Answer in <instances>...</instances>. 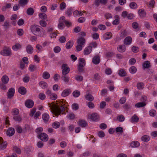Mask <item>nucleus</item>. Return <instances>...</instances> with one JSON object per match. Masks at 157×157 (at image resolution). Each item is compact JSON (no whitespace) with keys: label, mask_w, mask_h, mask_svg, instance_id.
I'll return each mask as SVG.
<instances>
[{"label":"nucleus","mask_w":157,"mask_h":157,"mask_svg":"<svg viewBox=\"0 0 157 157\" xmlns=\"http://www.w3.org/2000/svg\"><path fill=\"white\" fill-rule=\"evenodd\" d=\"M21 45L19 43H16L12 47V49L15 51H17V50L21 48Z\"/></svg>","instance_id":"29"},{"label":"nucleus","mask_w":157,"mask_h":157,"mask_svg":"<svg viewBox=\"0 0 157 157\" xmlns=\"http://www.w3.org/2000/svg\"><path fill=\"white\" fill-rule=\"evenodd\" d=\"M15 133V130L13 128H9L7 131L6 134L8 136H12Z\"/></svg>","instance_id":"23"},{"label":"nucleus","mask_w":157,"mask_h":157,"mask_svg":"<svg viewBox=\"0 0 157 157\" xmlns=\"http://www.w3.org/2000/svg\"><path fill=\"white\" fill-rule=\"evenodd\" d=\"M26 50L28 53L32 54L33 52V48L30 45H28L26 47Z\"/></svg>","instance_id":"15"},{"label":"nucleus","mask_w":157,"mask_h":157,"mask_svg":"<svg viewBox=\"0 0 157 157\" xmlns=\"http://www.w3.org/2000/svg\"><path fill=\"white\" fill-rule=\"evenodd\" d=\"M119 75L121 77H124L126 75L127 73L124 69H121L118 71Z\"/></svg>","instance_id":"25"},{"label":"nucleus","mask_w":157,"mask_h":157,"mask_svg":"<svg viewBox=\"0 0 157 157\" xmlns=\"http://www.w3.org/2000/svg\"><path fill=\"white\" fill-rule=\"evenodd\" d=\"M72 107L73 109L77 110L78 109V105L77 103H74L72 105Z\"/></svg>","instance_id":"63"},{"label":"nucleus","mask_w":157,"mask_h":157,"mask_svg":"<svg viewBox=\"0 0 157 157\" xmlns=\"http://www.w3.org/2000/svg\"><path fill=\"white\" fill-rule=\"evenodd\" d=\"M73 95L75 97H77L80 95V92L78 90L74 91L73 93Z\"/></svg>","instance_id":"53"},{"label":"nucleus","mask_w":157,"mask_h":157,"mask_svg":"<svg viewBox=\"0 0 157 157\" xmlns=\"http://www.w3.org/2000/svg\"><path fill=\"white\" fill-rule=\"evenodd\" d=\"M76 80L79 81H81L83 80V77L82 76L77 75L75 77Z\"/></svg>","instance_id":"62"},{"label":"nucleus","mask_w":157,"mask_h":157,"mask_svg":"<svg viewBox=\"0 0 157 157\" xmlns=\"http://www.w3.org/2000/svg\"><path fill=\"white\" fill-rule=\"evenodd\" d=\"M155 1L154 0H151L150 1L149 3L147 4V6L149 7L153 8L155 6Z\"/></svg>","instance_id":"41"},{"label":"nucleus","mask_w":157,"mask_h":157,"mask_svg":"<svg viewBox=\"0 0 157 157\" xmlns=\"http://www.w3.org/2000/svg\"><path fill=\"white\" fill-rule=\"evenodd\" d=\"M50 99L52 100H55L57 98V94L55 93H52L49 95Z\"/></svg>","instance_id":"44"},{"label":"nucleus","mask_w":157,"mask_h":157,"mask_svg":"<svg viewBox=\"0 0 157 157\" xmlns=\"http://www.w3.org/2000/svg\"><path fill=\"white\" fill-rule=\"evenodd\" d=\"M118 51L120 52H124L126 50V47L124 45H120L117 47Z\"/></svg>","instance_id":"18"},{"label":"nucleus","mask_w":157,"mask_h":157,"mask_svg":"<svg viewBox=\"0 0 157 157\" xmlns=\"http://www.w3.org/2000/svg\"><path fill=\"white\" fill-rule=\"evenodd\" d=\"M1 54L4 56H10L11 55V50L8 47H5L1 51Z\"/></svg>","instance_id":"2"},{"label":"nucleus","mask_w":157,"mask_h":157,"mask_svg":"<svg viewBox=\"0 0 157 157\" xmlns=\"http://www.w3.org/2000/svg\"><path fill=\"white\" fill-rule=\"evenodd\" d=\"M137 71L136 68L134 66H132L130 67L129 71L132 74L135 73Z\"/></svg>","instance_id":"46"},{"label":"nucleus","mask_w":157,"mask_h":157,"mask_svg":"<svg viewBox=\"0 0 157 157\" xmlns=\"http://www.w3.org/2000/svg\"><path fill=\"white\" fill-rule=\"evenodd\" d=\"M88 117L93 121H96L99 119V117L97 113H94L91 114L89 115Z\"/></svg>","instance_id":"6"},{"label":"nucleus","mask_w":157,"mask_h":157,"mask_svg":"<svg viewBox=\"0 0 157 157\" xmlns=\"http://www.w3.org/2000/svg\"><path fill=\"white\" fill-rule=\"evenodd\" d=\"M40 25L43 27H45L47 25V23L43 20H41L40 21Z\"/></svg>","instance_id":"58"},{"label":"nucleus","mask_w":157,"mask_h":157,"mask_svg":"<svg viewBox=\"0 0 157 157\" xmlns=\"http://www.w3.org/2000/svg\"><path fill=\"white\" fill-rule=\"evenodd\" d=\"M39 85L42 88H46L47 86V83L41 81L39 83Z\"/></svg>","instance_id":"43"},{"label":"nucleus","mask_w":157,"mask_h":157,"mask_svg":"<svg viewBox=\"0 0 157 157\" xmlns=\"http://www.w3.org/2000/svg\"><path fill=\"white\" fill-rule=\"evenodd\" d=\"M34 102L31 100H27L25 102V105L28 108H31L33 105Z\"/></svg>","instance_id":"12"},{"label":"nucleus","mask_w":157,"mask_h":157,"mask_svg":"<svg viewBox=\"0 0 157 157\" xmlns=\"http://www.w3.org/2000/svg\"><path fill=\"white\" fill-rule=\"evenodd\" d=\"M129 6L132 9H136L137 8V4L135 2H131L129 5Z\"/></svg>","instance_id":"48"},{"label":"nucleus","mask_w":157,"mask_h":157,"mask_svg":"<svg viewBox=\"0 0 157 157\" xmlns=\"http://www.w3.org/2000/svg\"><path fill=\"white\" fill-rule=\"evenodd\" d=\"M71 93V91L70 89H67L63 91L61 95L63 97H65L69 95Z\"/></svg>","instance_id":"11"},{"label":"nucleus","mask_w":157,"mask_h":157,"mask_svg":"<svg viewBox=\"0 0 157 157\" xmlns=\"http://www.w3.org/2000/svg\"><path fill=\"white\" fill-rule=\"evenodd\" d=\"M38 137L43 141H46L48 139L47 135L44 133H42L38 135Z\"/></svg>","instance_id":"5"},{"label":"nucleus","mask_w":157,"mask_h":157,"mask_svg":"<svg viewBox=\"0 0 157 157\" xmlns=\"http://www.w3.org/2000/svg\"><path fill=\"white\" fill-rule=\"evenodd\" d=\"M73 42L69 41L66 44V47L67 49H70L71 48L73 45Z\"/></svg>","instance_id":"36"},{"label":"nucleus","mask_w":157,"mask_h":157,"mask_svg":"<svg viewBox=\"0 0 157 157\" xmlns=\"http://www.w3.org/2000/svg\"><path fill=\"white\" fill-rule=\"evenodd\" d=\"M40 26L37 25H33L31 27L32 32L35 35L40 30Z\"/></svg>","instance_id":"4"},{"label":"nucleus","mask_w":157,"mask_h":157,"mask_svg":"<svg viewBox=\"0 0 157 157\" xmlns=\"http://www.w3.org/2000/svg\"><path fill=\"white\" fill-rule=\"evenodd\" d=\"M13 119L15 121L20 122L21 121L22 118L20 116H14L13 117Z\"/></svg>","instance_id":"52"},{"label":"nucleus","mask_w":157,"mask_h":157,"mask_svg":"<svg viewBox=\"0 0 157 157\" xmlns=\"http://www.w3.org/2000/svg\"><path fill=\"white\" fill-rule=\"evenodd\" d=\"M138 13L139 16L141 18L145 17L146 15V12L143 9H140L138 10Z\"/></svg>","instance_id":"13"},{"label":"nucleus","mask_w":157,"mask_h":157,"mask_svg":"<svg viewBox=\"0 0 157 157\" xmlns=\"http://www.w3.org/2000/svg\"><path fill=\"white\" fill-rule=\"evenodd\" d=\"M15 93V90L13 88H10L8 92V98H11L13 96Z\"/></svg>","instance_id":"8"},{"label":"nucleus","mask_w":157,"mask_h":157,"mask_svg":"<svg viewBox=\"0 0 157 157\" xmlns=\"http://www.w3.org/2000/svg\"><path fill=\"white\" fill-rule=\"evenodd\" d=\"M144 84L143 82H138L136 85L137 88L139 90H143L144 87Z\"/></svg>","instance_id":"26"},{"label":"nucleus","mask_w":157,"mask_h":157,"mask_svg":"<svg viewBox=\"0 0 157 157\" xmlns=\"http://www.w3.org/2000/svg\"><path fill=\"white\" fill-rule=\"evenodd\" d=\"M142 66L143 68L144 69L149 68L150 66V62L148 61L144 62Z\"/></svg>","instance_id":"32"},{"label":"nucleus","mask_w":157,"mask_h":157,"mask_svg":"<svg viewBox=\"0 0 157 157\" xmlns=\"http://www.w3.org/2000/svg\"><path fill=\"white\" fill-rule=\"evenodd\" d=\"M112 33L110 32H108L105 33L103 35V38L105 40L110 39L112 36Z\"/></svg>","instance_id":"21"},{"label":"nucleus","mask_w":157,"mask_h":157,"mask_svg":"<svg viewBox=\"0 0 157 157\" xmlns=\"http://www.w3.org/2000/svg\"><path fill=\"white\" fill-rule=\"evenodd\" d=\"M45 30L43 29H40V30L35 35L39 36L44 37L45 35Z\"/></svg>","instance_id":"17"},{"label":"nucleus","mask_w":157,"mask_h":157,"mask_svg":"<svg viewBox=\"0 0 157 157\" xmlns=\"http://www.w3.org/2000/svg\"><path fill=\"white\" fill-rule=\"evenodd\" d=\"M92 51V48L90 46L86 47L84 50L83 54L86 56L90 54Z\"/></svg>","instance_id":"9"},{"label":"nucleus","mask_w":157,"mask_h":157,"mask_svg":"<svg viewBox=\"0 0 157 157\" xmlns=\"http://www.w3.org/2000/svg\"><path fill=\"white\" fill-rule=\"evenodd\" d=\"M136 62V59L132 58L129 61V64L131 65L134 64Z\"/></svg>","instance_id":"60"},{"label":"nucleus","mask_w":157,"mask_h":157,"mask_svg":"<svg viewBox=\"0 0 157 157\" xmlns=\"http://www.w3.org/2000/svg\"><path fill=\"white\" fill-rule=\"evenodd\" d=\"M141 140L144 142L148 141L150 140V137L147 135H144L141 137Z\"/></svg>","instance_id":"42"},{"label":"nucleus","mask_w":157,"mask_h":157,"mask_svg":"<svg viewBox=\"0 0 157 157\" xmlns=\"http://www.w3.org/2000/svg\"><path fill=\"white\" fill-rule=\"evenodd\" d=\"M36 51L38 52H41L42 50V47L40 45L37 44L36 46Z\"/></svg>","instance_id":"55"},{"label":"nucleus","mask_w":157,"mask_h":157,"mask_svg":"<svg viewBox=\"0 0 157 157\" xmlns=\"http://www.w3.org/2000/svg\"><path fill=\"white\" fill-rule=\"evenodd\" d=\"M38 98L41 100H44L46 99V96L43 93H40L38 96Z\"/></svg>","instance_id":"37"},{"label":"nucleus","mask_w":157,"mask_h":157,"mask_svg":"<svg viewBox=\"0 0 157 157\" xmlns=\"http://www.w3.org/2000/svg\"><path fill=\"white\" fill-rule=\"evenodd\" d=\"M92 62L95 64H98L100 62L99 57L98 56H95L92 59Z\"/></svg>","instance_id":"19"},{"label":"nucleus","mask_w":157,"mask_h":157,"mask_svg":"<svg viewBox=\"0 0 157 157\" xmlns=\"http://www.w3.org/2000/svg\"><path fill=\"white\" fill-rule=\"evenodd\" d=\"M85 98L87 100L91 101L93 100L94 99V97L91 94H89L86 95Z\"/></svg>","instance_id":"38"},{"label":"nucleus","mask_w":157,"mask_h":157,"mask_svg":"<svg viewBox=\"0 0 157 157\" xmlns=\"http://www.w3.org/2000/svg\"><path fill=\"white\" fill-rule=\"evenodd\" d=\"M88 46H90L92 49L93 48H95L97 46V44L95 42H92L89 44Z\"/></svg>","instance_id":"57"},{"label":"nucleus","mask_w":157,"mask_h":157,"mask_svg":"<svg viewBox=\"0 0 157 157\" xmlns=\"http://www.w3.org/2000/svg\"><path fill=\"white\" fill-rule=\"evenodd\" d=\"M18 91L20 94L22 95H24L26 93V90L25 87H21L19 88Z\"/></svg>","instance_id":"28"},{"label":"nucleus","mask_w":157,"mask_h":157,"mask_svg":"<svg viewBox=\"0 0 157 157\" xmlns=\"http://www.w3.org/2000/svg\"><path fill=\"white\" fill-rule=\"evenodd\" d=\"M86 64V61L83 58H80L79 59V66L84 67Z\"/></svg>","instance_id":"27"},{"label":"nucleus","mask_w":157,"mask_h":157,"mask_svg":"<svg viewBox=\"0 0 157 157\" xmlns=\"http://www.w3.org/2000/svg\"><path fill=\"white\" fill-rule=\"evenodd\" d=\"M62 73L63 75H66L70 72V68L66 64H63L62 66Z\"/></svg>","instance_id":"3"},{"label":"nucleus","mask_w":157,"mask_h":157,"mask_svg":"<svg viewBox=\"0 0 157 157\" xmlns=\"http://www.w3.org/2000/svg\"><path fill=\"white\" fill-rule=\"evenodd\" d=\"M66 41V38L64 36H62L59 39V41L61 43H64Z\"/></svg>","instance_id":"64"},{"label":"nucleus","mask_w":157,"mask_h":157,"mask_svg":"<svg viewBox=\"0 0 157 157\" xmlns=\"http://www.w3.org/2000/svg\"><path fill=\"white\" fill-rule=\"evenodd\" d=\"M43 77L45 79H48L50 77V74L48 72H44L43 74Z\"/></svg>","instance_id":"39"},{"label":"nucleus","mask_w":157,"mask_h":157,"mask_svg":"<svg viewBox=\"0 0 157 157\" xmlns=\"http://www.w3.org/2000/svg\"><path fill=\"white\" fill-rule=\"evenodd\" d=\"M86 13V12L85 11H83L82 12H79L78 10L75 11L74 13L73 14L75 16H77L78 15H79L80 16L82 15L83 14L82 13Z\"/></svg>","instance_id":"45"},{"label":"nucleus","mask_w":157,"mask_h":157,"mask_svg":"<svg viewBox=\"0 0 157 157\" xmlns=\"http://www.w3.org/2000/svg\"><path fill=\"white\" fill-rule=\"evenodd\" d=\"M132 50L133 52L134 53H136L139 52V48L138 47L135 46H133L132 47Z\"/></svg>","instance_id":"56"},{"label":"nucleus","mask_w":157,"mask_h":157,"mask_svg":"<svg viewBox=\"0 0 157 157\" xmlns=\"http://www.w3.org/2000/svg\"><path fill=\"white\" fill-rule=\"evenodd\" d=\"M83 46V45L81 44H77V45L76 47L77 51L78 52L81 51L82 49Z\"/></svg>","instance_id":"61"},{"label":"nucleus","mask_w":157,"mask_h":157,"mask_svg":"<svg viewBox=\"0 0 157 157\" xmlns=\"http://www.w3.org/2000/svg\"><path fill=\"white\" fill-rule=\"evenodd\" d=\"M52 126L54 128H57L59 127L60 123L56 121L52 124Z\"/></svg>","instance_id":"50"},{"label":"nucleus","mask_w":157,"mask_h":157,"mask_svg":"<svg viewBox=\"0 0 157 157\" xmlns=\"http://www.w3.org/2000/svg\"><path fill=\"white\" fill-rule=\"evenodd\" d=\"M85 40L83 37H81L78 39L77 40V43L78 44L84 45L85 43Z\"/></svg>","instance_id":"24"},{"label":"nucleus","mask_w":157,"mask_h":157,"mask_svg":"<svg viewBox=\"0 0 157 157\" xmlns=\"http://www.w3.org/2000/svg\"><path fill=\"white\" fill-rule=\"evenodd\" d=\"M132 41V39L130 36H128L125 38L124 40V44L126 45H128L131 44Z\"/></svg>","instance_id":"10"},{"label":"nucleus","mask_w":157,"mask_h":157,"mask_svg":"<svg viewBox=\"0 0 157 157\" xmlns=\"http://www.w3.org/2000/svg\"><path fill=\"white\" fill-rule=\"evenodd\" d=\"M61 78L66 83L68 82L70 79V77L66 75H63Z\"/></svg>","instance_id":"35"},{"label":"nucleus","mask_w":157,"mask_h":157,"mask_svg":"<svg viewBox=\"0 0 157 157\" xmlns=\"http://www.w3.org/2000/svg\"><path fill=\"white\" fill-rule=\"evenodd\" d=\"M28 2V0H20L19 4L21 6H23L26 5Z\"/></svg>","instance_id":"51"},{"label":"nucleus","mask_w":157,"mask_h":157,"mask_svg":"<svg viewBox=\"0 0 157 157\" xmlns=\"http://www.w3.org/2000/svg\"><path fill=\"white\" fill-rule=\"evenodd\" d=\"M115 20L113 22V24L114 25H117L119 23L120 17L118 15H116L114 16Z\"/></svg>","instance_id":"30"},{"label":"nucleus","mask_w":157,"mask_h":157,"mask_svg":"<svg viewBox=\"0 0 157 157\" xmlns=\"http://www.w3.org/2000/svg\"><path fill=\"white\" fill-rule=\"evenodd\" d=\"M140 143L137 141H134L132 142L130 144V146L132 147H136L139 146Z\"/></svg>","instance_id":"31"},{"label":"nucleus","mask_w":157,"mask_h":157,"mask_svg":"<svg viewBox=\"0 0 157 157\" xmlns=\"http://www.w3.org/2000/svg\"><path fill=\"white\" fill-rule=\"evenodd\" d=\"M27 13L29 15H32L34 13V10L31 8H29L27 10Z\"/></svg>","instance_id":"49"},{"label":"nucleus","mask_w":157,"mask_h":157,"mask_svg":"<svg viewBox=\"0 0 157 157\" xmlns=\"http://www.w3.org/2000/svg\"><path fill=\"white\" fill-rule=\"evenodd\" d=\"M7 145V142L6 141H4L2 137H0V149L5 148Z\"/></svg>","instance_id":"7"},{"label":"nucleus","mask_w":157,"mask_h":157,"mask_svg":"<svg viewBox=\"0 0 157 157\" xmlns=\"http://www.w3.org/2000/svg\"><path fill=\"white\" fill-rule=\"evenodd\" d=\"M65 103L63 100H60L59 103H57L56 104L52 102L49 103L48 105L53 113L56 116H58L61 113L63 114L65 110Z\"/></svg>","instance_id":"1"},{"label":"nucleus","mask_w":157,"mask_h":157,"mask_svg":"<svg viewBox=\"0 0 157 157\" xmlns=\"http://www.w3.org/2000/svg\"><path fill=\"white\" fill-rule=\"evenodd\" d=\"M146 105V103L145 102H138L136 104L135 106L136 108H140L144 107Z\"/></svg>","instance_id":"33"},{"label":"nucleus","mask_w":157,"mask_h":157,"mask_svg":"<svg viewBox=\"0 0 157 157\" xmlns=\"http://www.w3.org/2000/svg\"><path fill=\"white\" fill-rule=\"evenodd\" d=\"M117 120L120 122H122L124 120V117L122 115H120L119 116L117 117Z\"/></svg>","instance_id":"59"},{"label":"nucleus","mask_w":157,"mask_h":157,"mask_svg":"<svg viewBox=\"0 0 157 157\" xmlns=\"http://www.w3.org/2000/svg\"><path fill=\"white\" fill-rule=\"evenodd\" d=\"M42 117L45 123H47L49 120V116L47 113H44L42 115Z\"/></svg>","instance_id":"16"},{"label":"nucleus","mask_w":157,"mask_h":157,"mask_svg":"<svg viewBox=\"0 0 157 157\" xmlns=\"http://www.w3.org/2000/svg\"><path fill=\"white\" fill-rule=\"evenodd\" d=\"M11 112L13 117L19 114V109L15 108L12 110Z\"/></svg>","instance_id":"40"},{"label":"nucleus","mask_w":157,"mask_h":157,"mask_svg":"<svg viewBox=\"0 0 157 157\" xmlns=\"http://www.w3.org/2000/svg\"><path fill=\"white\" fill-rule=\"evenodd\" d=\"M78 124L79 126L82 127H86L87 125L86 122L83 120H79Z\"/></svg>","instance_id":"22"},{"label":"nucleus","mask_w":157,"mask_h":157,"mask_svg":"<svg viewBox=\"0 0 157 157\" xmlns=\"http://www.w3.org/2000/svg\"><path fill=\"white\" fill-rule=\"evenodd\" d=\"M9 79L8 76L6 75H3L1 79L2 83L4 84H7L9 81Z\"/></svg>","instance_id":"14"},{"label":"nucleus","mask_w":157,"mask_h":157,"mask_svg":"<svg viewBox=\"0 0 157 157\" xmlns=\"http://www.w3.org/2000/svg\"><path fill=\"white\" fill-rule=\"evenodd\" d=\"M39 17L42 19V20H46L47 18V17L46 14L44 13H40L39 14Z\"/></svg>","instance_id":"34"},{"label":"nucleus","mask_w":157,"mask_h":157,"mask_svg":"<svg viewBox=\"0 0 157 157\" xmlns=\"http://www.w3.org/2000/svg\"><path fill=\"white\" fill-rule=\"evenodd\" d=\"M149 114L150 116L154 117L156 115V112L155 110L152 109L149 111Z\"/></svg>","instance_id":"54"},{"label":"nucleus","mask_w":157,"mask_h":157,"mask_svg":"<svg viewBox=\"0 0 157 157\" xmlns=\"http://www.w3.org/2000/svg\"><path fill=\"white\" fill-rule=\"evenodd\" d=\"M13 150L17 154H20L21 153V151L20 149L17 147H13Z\"/></svg>","instance_id":"47"},{"label":"nucleus","mask_w":157,"mask_h":157,"mask_svg":"<svg viewBox=\"0 0 157 157\" xmlns=\"http://www.w3.org/2000/svg\"><path fill=\"white\" fill-rule=\"evenodd\" d=\"M139 120V118L136 114L133 116L130 119V121L132 123L137 122Z\"/></svg>","instance_id":"20"}]
</instances>
